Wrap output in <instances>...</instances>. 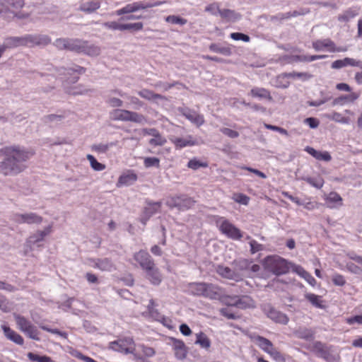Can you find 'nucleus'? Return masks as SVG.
<instances>
[{
	"label": "nucleus",
	"mask_w": 362,
	"mask_h": 362,
	"mask_svg": "<svg viewBox=\"0 0 362 362\" xmlns=\"http://www.w3.org/2000/svg\"><path fill=\"white\" fill-rule=\"evenodd\" d=\"M4 159L0 161V173L4 175H16L26 168L25 163L34 153L25 147L13 145L0 150Z\"/></svg>",
	"instance_id": "1"
},
{
	"label": "nucleus",
	"mask_w": 362,
	"mask_h": 362,
	"mask_svg": "<svg viewBox=\"0 0 362 362\" xmlns=\"http://www.w3.org/2000/svg\"><path fill=\"white\" fill-rule=\"evenodd\" d=\"M50 41L49 37L45 35H25L7 37L3 45L6 49H11L21 46L47 45Z\"/></svg>",
	"instance_id": "2"
},
{
	"label": "nucleus",
	"mask_w": 362,
	"mask_h": 362,
	"mask_svg": "<svg viewBox=\"0 0 362 362\" xmlns=\"http://www.w3.org/2000/svg\"><path fill=\"white\" fill-rule=\"evenodd\" d=\"M23 6L24 0H0V17L7 21L26 18L28 15L19 11Z\"/></svg>",
	"instance_id": "3"
},
{
	"label": "nucleus",
	"mask_w": 362,
	"mask_h": 362,
	"mask_svg": "<svg viewBox=\"0 0 362 362\" xmlns=\"http://www.w3.org/2000/svg\"><path fill=\"white\" fill-rule=\"evenodd\" d=\"M264 269L272 274L280 276L289 271L288 262L278 255H270L263 260Z\"/></svg>",
	"instance_id": "4"
},
{
	"label": "nucleus",
	"mask_w": 362,
	"mask_h": 362,
	"mask_svg": "<svg viewBox=\"0 0 362 362\" xmlns=\"http://www.w3.org/2000/svg\"><path fill=\"white\" fill-rule=\"evenodd\" d=\"M252 341L262 351L268 354L277 362H285L283 355L274 346L273 344L268 339L259 335H254L252 337Z\"/></svg>",
	"instance_id": "5"
},
{
	"label": "nucleus",
	"mask_w": 362,
	"mask_h": 362,
	"mask_svg": "<svg viewBox=\"0 0 362 362\" xmlns=\"http://www.w3.org/2000/svg\"><path fill=\"white\" fill-rule=\"evenodd\" d=\"M13 317L19 330L23 332L30 339L40 341L39 331L32 322L24 316L19 314H13Z\"/></svg>",
	"instance_id": "6"
},
{
	"label": "nucleus",
	"mask_w": 362,
	"mask_h": 362,
	"mask_svg": "<svg viewBox=\"0 0 362 362\" xmlns=\"http://www.w3.org/2000/svg\"><path fill=\"white\" fill-rule=\"evenodd\" d=\"M313 351L317 357L322 358L327 362H338L340 360L339 354L333 346H329L320 341L313 344Z\"/></svg>",
	"instance_id": "7"
},
{
	"label": "nucleus",
	"mask_w": 362,
	"mask_h": 362,
	"mask_svg": "<svg viewBox=\"0 0 362 362\" xmlns=\"http://www.w3.org/2000/svg\"><path fill=\"white\" fill-rule=\"evenodd\" d=\"M216 224L220 231L228 238L239 240L243 238L242 231L223 217L218 218Z\"/></svg>",
	"instance_id": "8"
},
{
	"label": "nucleus",
	"mask_w": 362,
	"mask_h": 362,
	"mask_svg": "<svg viewBox=\"0 0 362 362\" xmlns=\"http://www.w3.org/2000/svg\"><path fill=\"white\" fill-rule=\"evenodd\" d=\"M108 348L124 354H134L136 344L132 337H126L109 343Z\"/></svg>",
	"instance_id": "9"
},
{
	"label": "nucleus",
	"mask_w": 362,
	"mask_h": 362,
	"mask_svg": "<svg viewBox=\"0 0 362 362\" xmlns=\"http://www.w3.org/2000/svg\"><path fill=\"white\" fill-rule=\"evenodd\" d=\"M262 311L267 316V317L276 323H279L284 325L288 323L289 318L287 315L281 313L279 310H277L270 304L264 305L262 307Z\"/></svg>",
	"instance_id": "10"
},
{
	"label": "nucleus",
	"mask_w": 362,
	"mask_h": 362,
	"mask_svg": "<svg viewBox=\"0 0 362 362\" xmlns=\"http://www.w3.org/2000/svg\"><path fill=\"white\" fill-rule=\"evenodd\" d=\"M194 204V201L186 195L175 196L170 198L167 201V204L171 207H175L180 210H187L190 209Z\"/></svg>",
	"instance_id": "11"
},
{
	"label": "nucleus",
	"mask_w": 362,
	"mask_h": 362,
	"mask_svg": "<svg viewBox=\"0 0 362 362\" xmlns=\"http://www.w3.org/2000/svg\"><path fill=\"white\" fill-rule=\"evenodd\" d=\"M11 220L18 224H40L42 221V217L33 212L25 214L16 213L12 215Z\"/></svg>",
	"instance_id": "12"
},
{
	"label": "nucleus",
	"mask_w": 362,
	"mask_h": 362,
	"mask_svg": "<svg viewBox=\"0 0 362 362\" xmlns=\"http://www.w3.org/2000/svg\"><path fill=\"white\" fill-rule=\"evenodd\" d=\"M313 47L315 51H322L327 49L331 52H346V49L343 47H336L334 42L329 38L324 40H317L313 42Z\"/></svg>",
	"instance_id": "13"
},
{
	"label": "nucleus",
	"mask_w": 362,
	"mask_h": 362,
	"mask_svg": "<svg viewBox=\"0 0 362 362\" xmlns=\"http://www.w3.org/2000/svg\"><path fill=\"white\" fill-rule=\"evenodd\" d=\"M223 289L218 285L205 283L203 297L211 300H218L222 296Z\"/></svg>",
	"instance_id": "14"
},
{
	"label": "nucleus",
	"mask_w": 362,
	"mask_h": 362,
	"mask_svg": "<svg viewBox=\"0 0 362 362\" xmlns=\"http://www.w3.org/2000/svg\"><path fill=\"white\" fill-rule=\"evenodd\" d=\"M134 259L143 270L155 263L149 253L143 250L136 252Z\"/></svg>",
	"instance_id": "15"
},
{
	"label": "nucleus",
	"mask_w": 362,
	"mask_h": 362,
	"mask_svg": "<svg viewBox=\"0 0 362 362\" xmlns=\"http://www.w3.org/2000/svg\"><path fill=\"white\" fill-rule=\"evenodd\" d=\"M144 271H145L146 279L149 280L152 284L158 286L161 283L162 275L155 263L153 264L152 266L144 269Z\"/></svg>",
	"instance_id": "16"
},
{
	"label": "nucleus",
	"mask_w": 362,
	"mask_h": 362,
	"mask_svg": "<svg viewBox=\"0 0 362 362\" xmlns=\"http://www.w3.org/2000/svg\"><path fill=\"white\" fill-rule=\"evenodd\" d=\"M179 111L187 119H189L198 127L202 125L204 123V117L192 110H190L187 107H182L180 108Z\"/></svg>",
	"instance_id": "17"
},
{
	"label": "nucleus",
	"mask_w": 362,
	"mask_h": 362,
	"mask_svg": "<svg viewBox=\"0 0 362 362\" xmlns=\"http://www.w3.org/2000/svg\"><path fill=\"white\" fill-rule=\"evenodd\" d=\"M217 274L223 278L235 280L238 281L242 279V275L235 270L231 269L228 267L218 265L216 269Z\"/></svg>",
	"instance_id": "18"
},
{
	"label": "nucleus",
	"mask_w": 362,
	"mask_h": 362,
	"mask_svg": "<svg viewBox=\"0 0 362 362\" xmlns=\"http://www.w3.org/2000/svg\"><path fill=\"white\" fill-rule=\"evenodd\" d=\"M173 349L174 350L175 356L178 360H184L187 354V349L184 342L181 340L172 338Z\"/></svg>",
	"instance_id": "19"
},
{
	"label": "nucleus",
	"mask_w": 362,
	"mask_h": 362,
	"mask_svg": "<svg viewBox=\"0 0 362 362\" xmlns=\"http://www.w3.org/2000/svg\"><path fill=\"white\" fill-rule=\"evenodd\" d=\"M170 141L175 144L176 148H182L186 146H192L197 144L192 136L189 135L185 138L173 137L170 139Z\"/></svg>",
	"instance_id": "20"
},
{
	"label": "nucleus",
	"mask_w": 362,
	"mask_h": 362,
	"mask_svg": "<svg viewBox=\"0 0 362 362\" xmlns=\"http://www.w3.org/2000/svg\"><path fill=\"white\" fill-rule=\"evenodd\" d=\"M2 329L6 337L16 343L18 345H23L24 343L23 338L14 330L11 329L9 327L2 325Z\"/></svg>",
	"instance_id": "21"
},
{
	"label": "nucleus",
	"mask_w": 362,
	"mask_h": 362,
	"mask_svg": "<svg viewBox=\"0 0 362 362\" xmlns=\"http://www.w3.org/2000/svg\"><path fill=\"white\" fill-rule=\"evenodd\" d=\"M293 334L296 337L307 341L313 340L315 337V332L310 328L300 327L296 329Z\"/></svg>",
	"instance_id": "22"
},
{
	"label": "nucleus",
	"mask_w": 362,
	"mask_h": 362,
	"mask_svg": "<svg viewBox=\"0 0 362 362\" xmlns=\"http://www.w3.org/2000/svg\"><path fill=\"white\" fill-rule=\"evenodd\" d=\"M360 97L358 93H351L349 95H343L334 99L332 105H343L346 103H354Z\"/></svg>",
	"instance_id": "23"
},
{
	"label": "nucleus",
	"mask_w": 362,
	"mask_h": 362,
	"mask_svg": "<svg viewBox=\"0 0 362 362\" xmlns=\"http://www.w3.org/2000/svg\"><path fill=\"white\" fill-rule=\"evenodd\" d=\"M92 266L102 271H111L113 264L108 258L91 259Z\"/></svg>",
	"instance_id": "24"
},
{
	"label": "nucleus",
	"mask_w": 362,
	"mask_h": 362,
	"mask_svg": "<svg viewBox=\"0 0 362 362\" xmlns=\"http://www.w3.org/2000/svg\"><path fill=\"white\" fill-rule=\"evenodd\" d=\"M305 151L319 160H325L328 162L332 159L330 154L327 151H318L310 146H306Z\"/></svg>",
	"instance_id": "25"
},
{
	"label": "nucleus",
	"mask_w": 362,
	"mask_h": 362,
	"mask_svg": "<svg viewBox=\"0 0 362 362\" xmlns=\"http://www.w3.org/2000/svg\"><path fill=\"white\" fill-rule=\"evenodd\" d=\"M100 0H89L80 6V11L90 13L100 7Z\"/></svg>",
	"instance_id": "26"
},
{
	"label": "nucleus",
	"mask_w": 362,
	"mask_h": 362,
	"mask_svg": "<svg viewBox=\"0 0 362 362\" xmlns=\"http://www.w3.org/2000/svg\"><path fill=\"white\" fill-rule=\"evenodd\" d=\"M236 308L240 309H247L255 307V302L251 297L248 296H237Z\"/></svg>",
	"instance_id": "27"
},
{
	"label": "nucleus",
	"mask_w": 362,
	"mask_h": 362,
	"mask_svg": "<svg viewBox=\"0 0 362 362\" xmlns=\"http://www.w3.org/2000/svg\"><path fill=\"white\" fill-rule=\"evenodd\" d=\"M81 53L90 57H97L100 54V47L93 44H89L87 41L84 40Z\"/></svg>",
	"instance_id": "28"
},
{
	"label": "nucleus",
	"mask_w": 362,
	"mask_h": 362,
	"mask_svg": "<svg viewBox=\"0 0 362 362\" xmlns=\"http://www.w3.org/2000/svg\"><path fill=\"white\" fill-rule=\"evenodd\" d=\"M249 95L253 98H264L269 100H272L270 92L264 88L255 87L251 89Z\"/></svg>",
	"instance_id": "29"
},
{
	"label": "nucleus",
	"mask_w": 362,
	"mask_h": 362,
	"mask_svg": "<svg viewBox=\"0 0 362 362\" xmlns=\"http://www.w3.org/2000/svg\"><path fill=\"white\" fill-rule=\"evenodd\" d=\"M137 180V175L133 172L128 171L122 174L118 180V184L120 185H133Z\"/></svg>",
	"instance_id": "30"
},
{
	"label": "nucleus",
	"mask_w": 362,
	"mask_h": 362,
	"mask_svg": "<svg viewBox=\"0 0 362 362\" xmlns=\"http://www.w3.org/2000/svg\"><path fill=\"white\" fill-rule=\"evenodd\" d=\"M300 276L303 278L309 284L314 286L316 284L315 278L308 272H306L301 266H295L293 269Z\"/></svg>",
	"instance_id": "31"
},
{
	"label": "nucleus",
	"mask_w": 362,
	"mask_h": 362,
	"mask_svg": "<svg viewBox=\"0 0 362 362\" xmlns=\"http://www.w3.org/2000/svg\"><path fill=\"white\" fill-rule=\"evenodd\" d=\"M138 95L148 100H152L156 99L166 100V98L164 95L155 93L152 90H150L148 89H142L139 90L138 92Z\"/></svg>",
	"instance_id": "32"
},
{
	"label": "nucleus",
	"mask_w": 362,
	"mask_h": 362,
	"mask_svg": "<svg viewBox=\"0 0 362 362\" xmlns=\"http://www.w3.org/2000/svg\"><path fill=\"white\" fill-rule=\"evenodd\" d=\"M219 15L222 18L226 19L229 21H236L240 19L241 17L239 13L230 9H221V11H219Z\"/></svg>",
	"instance_id": "33"
},
{
	"label": "nucleus",
	"mask_w": 362,
	"mask_h": 362,
	"mask_svg": "<svg viewBox=\"0 0 362 362\" xmlns=\"http://www.w3.org/2000/svg\"><path fill=\"white\" fill-rule=\"evenodd\" d=\"M83 45H84V40L69 38L68 50L81 53L82 49L83 48Z\"/></svg>",
	"instance_id": "34"
},
{
	"label": "nucleus",
	"mask_w": 362,
	"mask_h": 362,
	"mask_svg": "<svg viewBox=\"0 0 362 362\" xmlns=\"http://www.w3.org/2000/svg\"><path fill=\"white\" fill-rule=\"evenodd\" d=\"M117 141H112L110 143H100L92 146L91 149L100 153H106L110 148L117 146Z\"/></svg>",
	"instance_id": "35"
},
{
	"label": "nucleus",
	"mask_w": 362,
	"mask_h": 362,
	"mask_svg": "<svg viewBox=\"0 0 362 362\" xmlns=\"http://www.w3.org/2000/svg\"><path fill=\"white\" fill-rule=\"evenodd\" d=\"M161 206V202H148L147 206L144 208V215L151 217L154 214L158 212Z\"/></svg>",
	"instance_id": "36"
},
{
	"label": "nucleus",
	"mask_w": 362,
	"mask_h": 362,
	"mask_svg": "<svg viewBox=\"0 0 362 362\" xmlns=\"http://www.w3.org/2000/svg\"><path fill=\"white\" fill-rule=\"evenodd\" d=\"M327 204L329 207H334L342 205V199L339 194L336 192H331L327 198Z\"/></svg>",
	"instance_id": "37"
},
{
	"label": "nucleus",
	"mask_w": 362,
	"mask_h": 362,
	"mask_svg": "<svg viewBox=\"0 0 362 362\" xmlns=\"http://www.w3.org/2000/svg\"><path fill=\"white\" fill-rule=\"evenodd\" d=\"M196 344H199L202 348L205 349H208L211 346V341L205 334L199 332L196 334Z\"/></svg>",
	"instance_id": "38"
},
{
	"label": "nucleus",
	"mask_w": 362,
	"mask_h": 362,
	"mask_svg": "<svg viewBox=\"0 0 362 362\" xmlns=\"http://www.w3.org/2000/svg\"><path fill=\"white\" fill-rule=\"evenodd\" d=\"M129 110L117 109L111 112L112 117L115 120L128 122Z\"/></svg>",
	"instance_id": "39"
},
{
	"label": "nucleus",
	"mask_w": 362,
	"mask_h": 362,
	"mask_svg": "<svg viewBox=\"0 0 362 362\" xmlns=\"http://www.w3.org/2000/svg\"><path fill=\"white\" fill-rule=\"evenodd\" d=\"M205 282L192 283L189 284V289L194 296H203Z\"/></svg>",
	"instance_id": "40"
},
{
	"label": "nucleus",
	"mask_w": 362,
	"mask_h": 362,
	"mask_svg": "<svg viewBox=\"0 0 362 362\" xmlns=\"http://www.w3.org/2000/svg\"><path fill=\"white\" fill-rule=\"evenodd\" d=\"M358 14V12L356 9L349 8L346 10L343 13L339 15L338 21L340 22H348L351 18H354Z\"/></svg>",
	"instance_id": "41"
},
{
	"label": "nucleus",
	"mask_w": 362,
	"mask_h": 362,
	"mask_svg": "<svg viewBox=\"0 0 362 362\" xmlns=\"http://www.w3.org/2000/svg\"><path fill=\"white\" fill-rule=\"evenodd\" d=\"M235 265V272H239L242 276L244 275L245 271L249 270L250 262L247 259H240L234 262Z\"/></svg>",
	"instance_id": "42"
},
{
	"label": "nucleus",
	"mask_w": 362,
	"mask_h": 362,
	"mask_svg": "<svg viewBox=\"0 0 362 362\" xmlns=\"http://www.w3.org/2000/svg\"><path fill=\"white\" fill-rule=\"evenodd\" d=\"M305 298L315 307L318 308H323L322 301L320 299V296H317L314 293H305Z\"/></svg>",
	"instance_id": "43"
},
{
	"label": "nucleus",
	"mask_w": 362,
	"mask_h": 362,
	"mask_svg": "<svg viewBox=\"0 0 362 362\" xmlns=\"http://www.w3.org/2000/svg\"><path fill=\"white\" fill-rule=\"evenodd\" d=\"M303 180L317 189H321L324 185V180L320 176L316 177H307L303 178Z\"/></svg>",
	"instance_id": "44"
},
{
	"label": "nucleus",
	"mask_w": 362,
	"mask_h": 362,
	"mask_svg": "<svg viewBox=\"0 0 362 362\" xmlns=\"http://www.w3.org/2000/svg\"><path fill=\"white\" fill-rule=\"evenodd\" d=\"M209 49L214 52L220 53L225 56H230L231 54L230 48L226 47H221L215 43L210 45Z\"/></svg>",
	"instance_id": "45"
},
{
	"label": "nucleus",
	"mask_w": 362,
	"mask_h": 362,
	"mask_svg": "<svg viewBox=\"0 0 362 362\" xmlns=\"http://www.w3.org/2000/svg\"><path fill=\"white\" fill-rule=\"evenodd\" d=\"M136 11H137V9H136V4H135V2H133L132 4H127L125 6L122 7L120 9L117 10L115 13H116V15H117V16H122L124 14L132 13H134Z\"/></svg>",
	"instance_id": "46"
},
{
	"label": "nucleus",
	"mask_w": 362,
	"mask_h": 362,
	"mask_svg": "<svg viewBox=\"0 0 362 362\" xmlns=\"http://www.w3.org/2000/svg\"><path fill=\"white\" fill-rule=\"evenodd\" d=\"M28 358L33 362H54L52 359L47 356H40L36 354L29 352L27 354Z\"/></svg>",
	"instance_id": "47"
},
{
	"label": "nucleus",
	"mask_w": 362,
	"mask_h": 362,
	"mask_svg": "<svg viewBox=\"0 0 362 362\" xmlns=\"http://www.w3.org/2000/svg\"><path fill=\"white\" fill-rule=\"evenodd\" d=\"M87 159L90 162V165L91 168L95 171H102L105 168V165L103 163H99L95 158L90 155L88 154L86 156Z\"/></svg>",
	"instance_id": "48"
},
{
	"label": "nucleus",
	"mask_w": 362,
	"mask_h": 362,
	"mask_svg": "<svg viewBox=\"0 0 362 362\" xmlns=\"http://www.w3.org/2000/svg\"><path fill=\"white\" fill-rule=\"evenodd\" d=\"M237 296H226L224 295L223 291H222V296L218 300L227 306L236 307Z\"/></svg>",
	"instance_id": "49"
},
{
	"label": "nucleus",
	"mask_w": 362,
	"mask_h": 362,
	"mask_svg": "<svg viewBox=\"0 0 362 362\" xmlns=\"http://www.w3.org/2000/svg\"><path fill=\"white\" fill-rule=\"evenodd\" d=\"M175 86H180L182 87H185L182 83H180L178 81H176V82H174L172 83L158 81L154 85V87L157 88H160L163 91H168L169 89H170L171 88H173Z\"/></svg>",
	"instance_id": "50"
},
{
	"label": "nucleus",
	"mask_w": 362,
	"mask_h": 362,
	"mask_svg": "<svg viewBox=\"0 0 362 362\" xmlns=\"http://www.w3.org/2000/svg\"><path fill=\"white\" fill-rule=\"evenodd\" d=\"M144 28V24L141 22L121 24V31L127 30H134L135 31L141 30Z\"/></svg>",
	"instance_id": "51"
},
{
	"label": "nucleus",
	"mask_w": 362,
	"mask_h": 362,
	"mask_svg": "<svg viewBox=\"0 0 362 362\" xmlns=\"http://www.w3.org/2000/svg\"><path fill=\"white\" fill-rule=\"evenodd\" d=\"M128 122H133L141 124V123L146 122V119L141 114L137 113L136 112L129 111Z\"/></svg>",
	"instance_id": "52"
},
{
	"label": "nucleus",
	"mask_w": 362,
	"mask_h": 362,
	"mask_svg": "<svg viewBox=\"0 0 362 362\" xmlns=\"http://www.w3.org/2000/svg\"><path fill=\"white\" fill-rule=\"evenodd\" d=\"M167 142V140L165 138L161 136L160 132L156 134V136L151 139L148 141V144L151 146H163Z\"/></svg>",
	"instance_id": "53"
},
{
	"label": "nucleus",
	"mask_w": 362,
	"mask_h": 362,
	"mask_svg": "<svg viewBox=\"0 0 362 362\" xmlns=\"http://www.w3.org/2000/svg\"><path fill=\"white\" fill-rule=\"evenodd\" d=\"M165 21L172 24H179L181 25H185L187 23V19L174 15L167 16Z\"/></svg>",
	"instance_id": "54"
},
{
	"label": "nucleus",
	"mask_w": 362,
	"mask_h": 362,
	"mask_svg": "<svg viewBox=\"0 0 362 362\" xmlns=\"http://www.w3.org/2000/svg\"><path fill=\"white\" fill-rule=\"evenodd\" d=\"M135 4H136V9L138 11L139 10H146L149 8L160 6L162 4V2L157 1V2L151 4V3H146V2H144V1H136Z\"/></svg>",
	"instance_id": "55"
},
{
	"label": "nucleus",
	"mask_w": 362,
	"mask_h": 362,
	"mask_svg": "<svg viewBox=\"0 0 362 362\" xmlns=\"http://www.w3.org/2000/svg\"><path fill=\"white\" fill-rule=\"evenodd\" d=\"M207 166V163L201 162L196 158L191 159L187 163V167L193 170H197L199 168H206Z\"/></svg>",
	"instance_id": "56"
},
{
	"label": "nucleus",
	"mask_w": 362,
	"mask_h": 362,
	"mask_svg": "<svg viewBox=\"0 0 362 362\" xmlns=\"http://www.w3.org/2000/svg\"><path fill=\"white\" fill-rule=\"evenodd\" d=\"M287 76L291 78H300L303 81H308L313 77V75L308 72H296V71L289 73V74H288Z\"/></svg>",
	"instance_id": "57"
},
{
	"label": "nucleus",
	"mask_w": 362,
	"mask_h": 362,
	"mask_svg": "<svg viewBox=\"0 0 362 362\" xmlns=\"http://www.w3.org/2000/svg\"><path fill=\"white\" fill-rule=\"evenodd\" d=\"M144 164L146 168H158L160 165V160L156 157H146L144 158Z\"/></svg>",
	"instance_id": "58"
},
{
	"label": "nucleus",
	"mask_w": 362,
	"mask_h": 362,
	"mask_svg": "<svg viewBox=\"0 0 362 362\" xmlns=\"http://www.w3.org/2000/svg\"><path fill=\"white\" fill-rule=\"evenodd\" d=\"M69 38H58L54 45L59 50L68 49Z\"/></svg>",
	"instance_id": "59"
},
{
	"label": "nucleus",
	"mask_w": 362,
	"mask_h": 362,
	"mask_svg": "<svg viewBox=\"0 0 362 362\" xmlns=\"http://www.w3.org/2000/svg\"><path fill=\"white\" fill-rule=\"evenodd\" d=\"M62 70L67 71L68 73L72 71L78 74H83L86 72V69L77 64H73L68 68H62Z\"/></svg>",
	"instance_id": "60"
},
{
	"label": "nucleus",
	"mask_w": 362,
	"mask_h": 362,
	"mask_svg": "<svg viewBox=\"0 0 362 362\" xmlns=\"http://www.w3.org/2000/svg\"><path fill=\"white\" fill-rule=\"evenodd\" d=\"M329 118L336 122L341 124H348L349 122V119L348 117L342 116L341 114L339 112H334L329 116Z\"/></svg>",
	"instance_id": "61"
},
{
	"label": "nucleus",
	"mask_w": 362,
	"mask_h": 362,
	"mask_svg": "<svg viewBox=\"0 0 362 362\" xmlns=\"http://www.w3.org/2000/svg\"><path fill=\"white\" fill-rule=\"evenodd\" d=\"M88 92V89L86 88L83 85H78L76 86L73 87L71 90L69 92L70 94L72 95H83Z\"/></svg>",
	"instance_id": "62"
},
{
	"label": "nucleus",
	"mask_w": 362,
	"mask_h": 362,
	"mask_svg": "<svg viewBox=\"0 0 362 362\" xmlns=\"http://www.w3.org/2000/svg\"><path fill=\"white\" fill-rule=\"evenodd\" d=\"M45 238V234H42L41 232L39 230L37 231L33 235H30L28 240V243H32L33 245H35L36 243L43 240Z\"/></svg>",
	"instance_id": "63"
},
{
	"label": "nucleus",
	"mask_w": 362,
	"mask_h": 362,
	"mask_svg": "<svg viewBox=\"0 0 362 362\" xmlns=\"http://www.w3.org/2000/svg\"><path fill=\"white\" fill-rule=\"evenodd\" d=\"M249 244L250 246V252L252 254H255L257 252L262 251L264 248L263 245L258 243L255 240H251Z\"/></svg>",
	"instance_id": "64"
}]
</instances>
